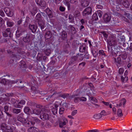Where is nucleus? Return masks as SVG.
I'll use <instances>...</instances> for the list:
<instances>
[{"label":"nucleus","mask_w":132,"mask_h":132,"mask_svg":"<svg viewBox=\"0 0 132 132\" xmlns=\"http://www.w3.org/2000/svg\"><path fill=\"white\" fill-rule=\"evenodd\" d=\"M18 121H20L24 125L27 127L32 126L34 125V121H29L27 119L23 118L22 115H20L17 118Z\"/></svg>","instance_id":"f257e3e1"},{"label":"nucleus","mask_w":132,"mask_h":132,"mask_svg":"<svg viewBox=\"0 0 132 132\" xmlns=\"http://www.w3.org/2000/svg\"><path fill=\"white\" fill-rule=\"evenodd\" d=\"M35 37L34 35L32 34L31 33H29L26 34V36L23 37V40L25 43H29Z\"/></svg>","instance_id":"f03ea898"},{"label":"nucleus","mask_w":132,"mask_h":132,"mask_svg":"<svg viewBox=\"0 0 132 132\" xmlns=\"http://www.w3.org/2000/svg\"><path fill=\"white\" fill-rule=\"evenodd\" d=\"M33 104L34 105H35L36 107L37 108L33 110V113L37 115L40 114L41 111H43V109L42 108L43 106L39 104H36L35 103H33Z\"/></svg>","instance_id":"7ed1b4c3"},{"label":"nucleus","mask_w":132,"mask_h":132,"mask_svg":"<svg viewBox=\"0 0 132 132\" xmlns=\"http://www.w3.org/2000/svg\"><path fill=\"white\" fill-rule=\"evenodd\" d=\"M108 45L110 46L115 45L116 44V42L115 37L113 36L109 37L108 40Z\"/></svg>","instance_id":"20e7f679"},{"label":"nucleus","mask_w":132,"mask_h":132,"mask_svg":"<svg viewBox=\"0 0 132 132\" xmlns=\"http://www.w3.org/2000/svg\"><path fill=\"white\" fill-rule=\"evenodd\" d=\"M92 12V10L91 8L88 7L86 8L83 11L82 15L83 16H86L90 14Z\"/></svg>","instance_id":"39448f33"},{"label":"nucleus","mask_w":132,"mask_h":132,"mask_svg":"<svg viewBox=\"0 0 132 132\" xmlns=\"http://www.w3.org/2000/svg\"><path fill=\"white\" fill-rule=\"evenodd\" d=\"M10 82L12 84H15L16 83H18V84H19V83L20 86H19V87L22 88L24 87L23 85L24 82L21 80L16 79L15 80L11 81H10Z\"/></svg>","instance_id":"423d86ee"},{"label":"nucleus","mask_w":132,"mask_h":132,"mask_svg":"<svg viewBox=\"0 0 132 132\" xmlns=\"http://www.w3.org/2000/svg\"><path fill=\"white\" fill-rule=\"evenodd\" d=\"M4 11L7 16L9 17H11L13 15V12L8 7L5 8Z\"/></svg>","instance_id":"0eeeda50"},{"label":"nucleus","mask_w":132,"mask_h":132,"mask_svg":"<svg viewBox=\"0 0 132 132\" xmlns=\"http://www.w3.org/2000/svg\"><path fill=\"white\" fill-rule=\"evenodd\" d=\"M40 117L41 119L43 120H48L49 118V115L48 113L42 112L40 114Z\"/></svg>","instance_id":"6e6552de"},{"label":"nucleus","mask_w":132,"mask_h":132,"mask_svg":"<svg viewBox=\"0 0 132 132\" xmlns=\"http://www.w3.org/2000/svg\"><path fill=\"white\" fill-rule=\"evenodd\" d=\"M24 31H25L23 30L21 27H18L16 32L15 35L16 37L18 38L19 37L22 35V33Z\"/></svg>","instance_id":"1a4fd4ad"},{"label":"nucleus","mask_w":132,"mask_h":132,"mask_svg":"<svg viewBox=\"0 0 132 132\" xmlns=\"http://www.w3.org/2000/svg\"><path fill=\"white\" fill-rule=\"evenodd\" d=\"M111 17L110 15L107 14L106 13L103 16L104 22L105 23L109 22L111 19Z\"/></svg>","instance_id":"9d476101"},{"label":"nucleus","mask_w":132,"mask_h":132,"mask_svg":"<svg viewBox=\"0 0 132 132\" xmlns=\"http://www.w3.org/2000/svg\"><path fill=\"white\" fill-rule=\"evenodd\" d=\"M78 57V55H76V56H72L71 58L70 61L69 63V65H70L72 64H75L77 59Z\"/></svg>","instance_id":"9b49d317"},{"label":"nucleus","mask_w":132,"mask_h":132,"mask_svg":"<svg viewBox=\"0 0 132 132\" xmlns=\"http://www.w3.org/2000/svg\"><path fill=\"white\" fill-rule=\"evenodd\" d=\"M29 27L32 33H35L36 32L37 28L36 25L30 24L29 25Z\"/></svg>","instance_id":"f8f14e48"},{"label":"nucleus","mask_w":132,"mask_h":132,"mask_svg":"<svg viewBox=\"0 0 132 132\" xmlns=\"http://www.w3.org/2000/svg\"><path fill=\"white\" fill-rule=\"evenodd\" d=\"M20 67L22 70H25L26 69L27 66L25 62L23 60H22L20 62Z\"/></svg>","instance_id":"ddd939ff"},{"label":"nucleus","mask_w":132,"mask_h":132,"mask_svg":"<svg viewBox=\"0 0 132 132\" xmlns=\"http://www.w3.org/2000/svg\"><path fill=\"white\" fill-rule=\"evenodd\" d=\"M61 36L62 37L60 38L59 39H58L59 42H62V41H60V38L63 42V41L65 40V39H66L67 38V33L64 30L62 31L61 34Z\"/></svg>","instance_id":"4468645a"},{"label":"nucleus","mask_w":132,"mask_h":132,"mask_svg":"<svg viewBox=\"0 0 132 132\" xmlns=\"http://www.w3.org/2000/svg\"><path fill=\"white\" fill-rule=\"evenodd\" d=\"M36 3L41 7H44L46 6L45 2L41 0H35Z\"/></svg>","instance_id":"2eb2a0df"},{"label":"nucleus","mask_w":132,"mask_h":132,"mask_svg":"<svg viewBox=\"0 0 132 132\" xmlns=\"http://www.w3.org/2000/svg\"><path fill=\"white\" fill-rule=\"evenodd\" d=\"M81 6L84 8L88 6L89 3L87 0H81Z\"/></svg>","instance_id":"dca6fc26"},{"label":"nucleus","mask_w":132,"mask_h":132,"mask_svg":"<svg viewBox=\"0 0 132 132\" xmlns=\"http://www.w3.org/2000/svg\"><path fill=\"white\" fill-rule=\"evenodd\" d=\"M52 33L50 31H47L45 34V37L46 39H50L52 37Z\"/></svg>","instance_id":"f3484780"},{"label":"nucleus","mask_w":132,"mask_h":132,"mask_svg":"<svg viewBox=\"0 0 132 132\" xmlns=\"http://www.w3.org/2000/svg\"><path fill=\"white\" fill-rule=\"evenodd\" d=\"M25 102L24 100H21L17 104L16 103L14 104V105L15 107L16 108H21L22 107V106L20 105L19 104H25Z\"/></svg>","instance_id":"a211bd4d"},{"label":"nucleus","mask_w":132,"mask_h":132,"mask_svg":"<svg viewBox=\"0 0 132 132\" xmlns=\"http://www.w3.org/2000/svg\"><path fill=\"white\" fill-rule=\"evenodd\" d=\"M38 23L39 26L40 27V29L42 30L44 29L45 23V22L43 21H39Z\"/></svg>","instance_id":"6ab92c4d"},{"label":"nucleus","mask_w":132,"mask_h":132,"mask_svg":"<svg viewBox=\"0 0 132 132\" xmlns=\"http://www.w3.org/2000/svg\"><path fill=\"white\" fill-rule=\"evenodd\" d=\"M9 126L5 123H3L1 125V128L3 132H6Z\"/></svg>","instance_id":"aec40b11"},{"label":"nucleus","mask_w":132,"mask_h":132,"mask_svg":"<svg viewBox=\"0 0 132 132\" xmlns=\"http://www.w3.org/2000/svg\"><path fill=\"white\" fill-rule=\"evenodd\" d=\"M44 44H42L41 42H37L36 44V46L35 47L37 48H35L36 50L38 51L39 50V48H42L44 45Z\"/></svg>","instance_id":"412c9836"},{"label":"nucleus","mask_w":132,"mask_h":132,"mask_svg":"<svg viewBox=\"0 0 132 132\" xmlns=\"http://www.w3.org/2000/svg\"><path fill=\"white\" fill-rule=\"evenodd\" d=\"M70 2L69 0H65L64 2L65 5L67 6L68 11L70 10H71V5Z\"/></svg>","instance_id":"4be33fe9"},{"label":"nucleus","mask_w":132,"mask_h":132,"mask_svg":"<svg viewBox=\"0 0 132 132\" xmlns=\"http://www.w3.org/2000/svg\"><path fill=\"white\" fill-rule=\"evenodd\" d=\"M46 11L47 15L50 18H51L53 17L52 12L49 8H47L46 9Z\"/></svg>","instance_id":"5701e85b"},{"label":"nucleus","mask_w":132,"mask_h":132,"mask_svg":"<svg viewBox=\"0 0 132 132\" xmlns=\"http://www.w3.org/2000/svg\"><path fill=\"white\" fill-rule=\"evenodd\" d=\"M68 27L70 30L71 33L72 34H75L76 32V30L75 28L73 26L70 25Z\"/></svg>","instance_id":"b1692460"},{"label":"nucleus","mask_w":132,"mask_h":132,"mask_svg":"<svg viewBox=\"0 0 132 132\" xmlns=\"http://www.w3.org/2000/svg\"><path fill=\"white\" fill-rule=\"evenodd\" d=\"M28 131L29 132H38V130L36 127H31L28 129Z\"/></svg>","instance_id":"393cba45"},{"label":"nucleus","mask_w":132,"mask_h":132,"mask_svg":"<svg viewBox=\"0 0 132 132\" xmlns=\"http://www.w3.org/2000/svg\"><path fill=\"white\" fill-rule=\"evenodd\" d=\"M123 5L126 8H128L130 6V4L128 1L127 0H122V2Z\"/></svg>","instance_id":"a878e982"},{"label":"nucleus","mask_w":132,"mask_h":132,"mask_svg":"<svg viewBox=\"0 0 132 132\" xmlns=\"http://www.w3.org/2000/svg\"><path fill=\"white\" fill-rule=\"evenodd\" d=\"M125 40V37L123 35H121L119 37V42L120 43H121V42L122 43V44H124V42Z\"/></svg>","instance_id":"bb28decb"},{"label":"nucleus","mask_w":132,"mask_h":132,"mask_svg":"<svg viewBox=\"0 0 132 132\" xmlns=\"http://www.w3.org/2000/svg\"><path fill=\"white\" fill-rule=\"evenodd\" d=\"M25 113L28 114H30L31 112V110L29 107H26L24 109Z\"/></svg>","instance_id":"cd10ccee"},{"label":"nucleus","mask_w":132,"mask_h":132,"mask_svg":"<svg viewBox=\"0 0 132 132\" xmlns=\"http://www.w3.org/2000/svg\"><path fill=\"white\" fill-rule=\"evenodd\" d=\"M126 50L130 52H132V43L129 44L126 48Z\"/></svg>","instance_id":"c85d7f7f"},{"label":"nucleus","mask_w":132,"mask_h":132,"mask_svg":"<svg viewBox=\"0 0 132 132\" xmlns=\"http://www.w3.org/2000/svg\"><path fill=\"white\" fill-rule=\"evenodd\" d=\"M102 117V116L100 114H96L94 115L93 116V118L94 119H98L101 118Z\"/></svg>","instance_id":"c756f323"},{"label":"nucleus","mask_w":132,"mask_h":132,"mask_svg":"<svg viewBox=\"0 0 132 132\" xmlns=\"http://www.w3.org/2000/svg\"><path fill=\"white\" fill-rule=\"evenodd\" d=\"M37 12V9L36 7H34L32 11H30V14L33 16H34Z\"/></svg>","instance_id":"7c9ffc66"},{"label":"nucleus","mask_w":132,"mask_h":132,"mask_svg":"<svg viewBox=\"0 0 132 132\" xmlns=\"http://www.w3.org/2000/svg\"><path fill=\"white\" fill-rule=\"evenodd\" d=\"M86 47L83 45L80 46L79 48V51L80 52H85L86 50Z\"/></svg>","instance_id":"2f4dec72"},{"label":"nucleus","mask_w":132,"mask_h":132,"mask_svg":"<svg viewBox=\"0 0 132 132\" xmlns=\"http://www.w3.org/2000/svg\"><path fill=\"white\" fill-rule=\"evenodd\" d=\"M117 115L119 117H121L123 116L122 110L121 109H119L118 110L117 112Z\"/></svg>","instance_id":"473e14b6"},{"label":"nucleus","mask_w":132,"mask_h":132,"mask_svg":"<svg viewBox=\"0 0 132 132\" xmlns=\"http://www.w3.org/2000/svg\"><path fill=\"white\" fill-rule=\"evenodd\" d=\"M69 19L70 20V22L71 23L74 22V17L71 14H70L69 16Z\"/></svg>","instance_id":"72a5a7b5"},{"label":"nucleus","mask_w":132,"mask_h":132,"mask_svg":"<svg viewBox=\"0 0 132 132\" xmlns=\"http://www.w3.org/2000/svg\"><path fill=\"white\" fill-rule=\"evenodd\" d=\"M77 95H72L71 96V98H74L75 99L74 100V102H75L76 103L78 101V99H79V97H76L77 96Z\"/></svg>","instance_id":"f704fd0d"},{"label":"nucleus","mask_w":132,"mask_h":132,"mask_svg":"<svg viewBox=\"0 0 132 132\" xmlns=\"http://www.w3.org/2000/svg\"><path fill=\"white\" fill-rule=\"evenodd\" d=\"M41 16L40 14V13L38 14L35 17V19L37 21V22L38 21H41L40 20L41 18Z\"/></svg>","instance_id":"c9c22d12"},{"label":"nucleus","mask_w":132,"mask_h":132,"mask_svg":"<svg viewBox=\"0 0 132 132\" xmlns=\"http://www.w3.org/2000/svg\"><path fill=\"white\" fill-rule=\"evenodd\" d=\"M92 18L93 20L96 21L98 20V18L97 12L94 13L93 16Z\"/></svg>","instance_id":"e433bc0d"},{"label":"nucleus","mask_w":132,"mask_h":132,"mask_svg":"<svg viewBox=\"0 0 132 132\" xmlns=\"http://www.w3.org/2000/svg\"><path fill=\"white\" fill-rule=\"evenodd\" d=\"M123 60H126L127 56V54L126 53L122 54L119 56Z\"/></svg>","instance_id":"4c0bfd02"},{"label":"nucleus","mask_w":132,"mask_h":132,"mask_svg":"<svg viewBox=\"0 0 132 132\" xmlns=\"http://www.w3.org/2000/svg\"><path fill=\"white\" fill-rule=\"evenodd\" d=\"M80 15V12L78 10L76 11L74 13V15L75 17L79 16Z\"/></svg>","instance_id":"58836bf2"},{"label":"nucleus","mask_w":132,"mask_h":132,"mask_svg":"<svg viewBox=\"0 0 132 132\" xmlns=\"http://www.w3.org/2000/svg\"><path fill=\"white\" fill-rule=\"evenodd\" d=\"M42 55L39 53H38V56L37 57V60L39 61H40L42 60Z\"/></svg>","instance_id":"ea45409f"},{"label":"nucleus","mask_w":132,"mask_h":132,"mask_svg":"<svg viewBox=\"0 0 132 132\" xmlns=\"http://www.w3.org/2000/svg\"><path fill=\"white\" fill-rule=\"evenodd\" d=\"M45 54L47 55L48 56L51 53V50L50 48L46 49L44 50Z\"/></svg>","instance_id":"a19ab883"},{"label":"nucleus","mask_w":132,"mask_h":132,"mask_svg":"<svg viewBox=\"0 0 132 132\" xmlns=\"http://www.w3.org/2000/svg\"><path fill=\"white\" fill-rule=\"evenodd\" d=\"M7 24L9 27H12L14 25V23L8 20L7 22Z\"/></svg>","instance_id":"79ce46f5"},{"label":"nucleus","mask_w":132,"mask_h":132,"mask_svg":"<svg viewBox=\"0 0 132 132\" xmlns=\"http://www.w3.org/2000/svg\"><path fill=\"white\" fill-rule=\"evenodd\" d=\"M6 132H13V127L9 126Z\"/></svg>","instance_id":"37998d69"},{"label":"nucleus","mask_w":132,"mask_h":132,"mask_svg":"<svg viewBox=\"0 0 132 132\" xmlns=\"http://www.w3.org/2000/svg\"><path fill=\"white\" fill-rule=\"evenodd\" d=\"M89 100L90 101H93L95 102H97V100L96 98L94 97H90V96L89 95Z\"/></svg>","instance_id":"c03bdc74"},{"label":"nucleus","mask_w":132,"mask_h":132,"mask_svg":"<svg viewBox=\"0 0 132 132\" xmlns=\"http://www.w3.org/2000/svg\"><path fill=\"white\" fill-rule=\"evenodd\" d=\"M66 123L65 121H63V122L61 121H60L59 123L60 127L61 128L64 125H66Z\"/></svg>","instance_id":"a18cd8bd"},{"label":"nucleus","mask_w":132,"mask_h":132,"mask_svg":"<svg viewBox=\"0 0 132 132\" xmlns=\"http://www.w3.org/2000/svg\"><path fill=\"white\" fill-rule=\"evenodd\" d=\"M13 111L14 113L18 114L20 112L21 110L20 109H13Z\"/></svg>","instance_id":"49530a36"},{"label":"nucleus","mask_w":132,"mask_h":132,"mask_svg":"<svg viewBox=\"0 0 132 132\" xmlns=\"http://www.w3.org/2000/svg\"><path fill=\"white\" fill-rule=\"evenodd\" d=\"M52 111L54 115H56L57 113V110L56 108H53L52 109Z\"/></svg>","instance_id":"de8ad7c7"},{"label":"nucleus","mask_w":132,"mask_h":132,"mask_svg":"<svg viewBox=\"0 0 132 132\" xmlns=\"http://www.w3.org/2000/svg\"><path fill=\"white\" fill-rule=\"evenodd\" d=\"M31 89L33 91H34L35 93L38 92V91L36 90V87L33 86H32L31 88Z\"/></svg>","instance_id":"09e8293b"},{"label":"nucleus","mask_w":132,"mask_h":132,"mask_svg":"<svg viewBox=\"0 0 132 132\" xmlns=\"http://www.w3.org/2000/svg\"><path fill=\"white\" fill-rule=\"evenodd\" d=\"M6 80L5 79H0V83L3 84L4 85L6 84Z\"/></svg>","instance_id":"8fccbe9b"},{"label":"nucleus","mask_w":132,"mask_h":132,"mask_svg":"<svg viewBox=\"0 0 132 132\" xmlns=\"http://www.w3.org/2000/svg\"><path fill=\"white\" fill-rule=\"evenodd\" d=\"M92 52L93 55L95 57H97V55H98V53L97 52H96L95 50H93L92 51Z\"/></svg>","instance_id":"3c124183"},{"label":"nucleus","mask_w":132,"mask_h":132,"mask_svg":"<svg viewBox=\"0 0 132 132\" xmlns=\"http://www.w3.org/2000/svg\"><path fill=\"white\" fill-rule=\"evenodd\" d=\"M77 55H78V57L79 56V59L80 60H82L84 58V57L83 56V54H77Z\"/></svg>","instance_id":"603ef678"},{"label":"nucleus","mask_w":132,"mask_h":132,"mask_svg":"<svg viewBox=\"0 0 132 132\" xmlns=\"http://www.w3.org/2000/svg\"><path fill=\"white\" fill-rule=\"evenodd\" d=\"M32 53L31 54V55L32 56L34 57L37 54V52L34 50L32 51Z\"/></svg>","instance_id":"864d4df0"},{"label":"nucleus","mask_w":132,"mask_h":132,"mask_svg":"<svg viewBox=\"0 0 132 132\" xmlns=\"http://www.w3.org/2000/svg\"><path fill=\"white\" fill-rule=\"evenodd\" d=\"M96 12L97 13V14H98V15L100 18H101L102 16V12L100 10H98Z\"/></svg>","instance_id":"5fc2aeb1"},{"label":"nucleus","mask_w":132,"mask_h":132,"mask_svg":"<svg viewBox=\"0 0 132 132\" xmlns=\"http://www.w3.org/2000/svg\"><path fill=\"white\" fill-rule=\"evenodd\" d=\"M124 72L123 69L122 68H119V73L120 74H122Z\"/></svg>","instance_id":"6e6d98bb"},{"label":"nucleus","mask_w":132,"mask_h":132,"mask_svg":"<svg viewBox=\"0 0 132 132\" xmlns=\"http://www.w3.org/2000/svg\"><path fill=\"white\" fill-rule=\"evenodd\" d=\"M59 10L61 12H64L65 10V8L62 6H60L59 7Z\"/></svg>","instance_id":"4d7b16f0"},{"label":"nucleus","mask_w":132,"mask_h":132,"mask_svg":"<svg viewBox=\"0 0 132 132\" xmlns=\"http://www.w3.org/2000/svg\"><path fill=\"white\" fill-rule=\"evenodd\" d=\"M69 95V94H65L64 93L62 94V97L64 98V99L65 98L68 97Z\"/></svg>","instance_id":"13d9d810"},{"label":"nucleus","mask_w":132,"mask_h":132,"mask_svg":"<svg viewBox=\"0 0 132 132\" xmlns=\"http://www.w3.org/2000/svg\"><path fill=\"white\" fill-rule=\"evenodd\" d=\"M0 15L2 17H4L5 16L4 13L2 10H0Z\"/></svg>","instance_id":"bf43d9fd"},{"label":"nucleus","mask_w":132,"mask_h":132,"mask_svg":"<svg viewBox=\"0 0 132 132\" xmlns=\"http://www.w3.org/2000/svg\"><path fill=\"white\" fill-rule=\"evenodd\" d=\"M31 83L33 85H35V84L36 83V81L33 78H32L31 80Z\"/></svg>","instance_id":"052dcab7"},{"label":"nucleus","mask_w":132,"mask_h":132,"mask_svg":"<svg viewBox=\"0 0 132 132\" xmlns=\"http://www.w3.org/2000/svg\"><path fill=\"white\" fill-rule=\"evenodd\" d=\"M89 56L88 53V52H86L85 54L84 55V57L85 58L87 59H88L89 58Z\"/></svg>","instance_id":"680f3d73"},{"label":"nucleus","mask_w":132,"mask_h":132,"mask_svg":"<svg viewBox=\"0 0 132 132\" xmlns=\"http://www.w3.org/2000/svg\"><path fill=\"white\" fill-rule=\"evenodd\" d=\"M122 0H116V5H120L121 4V2Z\"/></svg>","instance_id":"e2e57ef3"},{"label":"nucleus","mask_w":132,"mask_h":132,"mask_svg":"<svg viewBox=\"0 0 132 132\" xmlns=\"http://www.w3.org/2000/svg\"><path fill=\"white\" fill-rule=\"evenodd\" d=\"M117 63L119 64H121L122 63L120 57L117 58Z\"/></svg>","instance_id":"0e129e2a"},{"label":"nucleus","mask_w":132,"mask_h":132,"mask_svg":"<svg viewBox=\"0 0 132 132\" xmlns=\"http://www.w3.org/2000/svg\"><path fill=\"white\" fill-rule=\"evenodd\" d=\"M79 100L80 101H85L86 100V98L85 97H82L79 98Z\"/></svg>","instance_id":"69168bd1"},{"label":"nucleus","mask_w":132,"mask_h":132,"mask_svg":"<svg viewBox=\"0 0 132 132\" xmlns=\"http://www.w3.org/2000/svg\"><path fill=\"white\" fill-rule=\"evenodd\" d=\"M64 111V109L63 108H61L60 109L59 113L60 114H62Z\"/></svg>","instance_id":"338daca9"},{"label":"nucleus","mask_w":132,"mask_h":132,"mask_svg":"<svg viewBox=\"0 0 132 132\" xmlns=\"http://www.w3.org/2000/svg\"><path fill=\"white\" fill-rule=\"evenodd\" d=\"M116 22H117L116 20H113L111 22V24L112 26L115 25Z\"/></svg>","instance_id":"774afa93"}]
</instances>
